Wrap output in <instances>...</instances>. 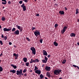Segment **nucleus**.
<instances>
[{"instance_id":"obj_1","label":"nucleus","mask_w":79,"mask_h":79,"mask_svg":"<svg viewBox=\"0 0 79 79\" xmlns=\"http://www.w3.org/2000/svg\"><path fill=\"white\" fill-rule=\"evenodd\" d=\"M16 74L19 77H21L22 75L23 76L24 74L23 73V70L20 69L19 71H16Z\"/></svg>"},{"instance_id":"obj_2","label":"nucleus","mask_w":79,"mask_h":79,"mask_svg":"<svg viewBox=\"0 0 79 79\" xmlns=\"http://www.w3.org/2000/svg\"><path fill=\"white\" fill-rule=\"evenodd\" d=\"M61 71L62 70L61 69H55L54 71V75H58L61 72Z\"/></svg>"},{"instance_id":"obj_3","label":"nucleus","mask_w":79,"mask_h":79,"mask_svg":"<svg viewBox=\"0 0 79 79\" xmlns=\"http://www.w3.org/2000/svg\"><path fill=\"white\" fill-rule=\"evenodd\" d=\"M30 49L32 52V53L35 55L36 53L35 48L34 47H31Z\"/></svg>"},{"instance_id":"obj_4","label":"nucleus","mask_w":79,"mask_h":79,"mask_svg":"<svg viewBox=\"0 0 79 79\" xmlns=\"http://www.w3.org/2000/svg\"><path fill=\"white\" fill-rule=\"evenodd\" d=\"M12 28L11 27H9V28H4L3 29V31L4 32H9L11 31L12 30Z\"/></svg>"},{"instance_id":"obj_5","label":"nucleus","mask_w":79,"mask_h":79,"mask_svg":"<svg viewBox=\"0 0 79 79\" xmlns=\"http://www.w3.org/2000/svg\"><path fill=\"white\" fill-rule=\"evenodd\" d=\"M25 5L24 3H23L22 5H21V8H23V11H25L27 10V8Z\"/></svg>"},{"instance_id":"obj_6","label":"nucleus","mask_w":79,"mask_h":79,"mask_svg":"<svg viewBox=\"0 0 79 79\" xmlns=\"http://www.w3.org/2000/svg\"><path fill=\"white\" fill-rule=\"evenodd\" d=\"M67 27L66 26H64L63 28V30H61V33L62 34H63L65 31H66Z\"/></svg>"},{"instance_id":"obj_7","label":"nucleus","mask_w":79,"mask_h":79,"mask_svg":"<svg viewBox=\"0 0 79 79\" xmlns=\"http://www.w3.org/2000/svg\"><path fill=\"white\" fill-rule=\"evenodd\" d=\"M34 32V34L36 37H37L38 35H40V32L38 30H36Z\"/></svg>"},{"instance_id":"obj_8","label":"nucleus","mask_w":79,"mask_h":79,"mask_svg":"<svg viewBox=\"0 0 79 79\" xmlns=\"http://www.w3.org/2000/svg\"><path fill=\"white\" fill-rule=\"evenodd\" d=\"M14 34L15 35H18L19 34V30H17L15 31L14 32Z\"/></svg>"},{"instance_id":"obj_9","label":"nucleus","mask_w":79,"mask_h":79,"mask_svg":"<svg viewBox=\"0 0 79 79\" xmlns=\"http://www.w3.org/2000/svg\"><path fill=\"white\" fill-rule=\"evenodd\" d=\"M51 68L50 67L48 66H46L45 69L46 70V71H50V70Z\"/></svg>"},{"instance_id":"obj_10","label":"nucleus","mask_w":79,"mask_h":79,"mask_svg":"<svg viewBox=\"0 0 79 79\" xmlns=\"http://www.w3.org/2000/svg\"><path fill=\"white\" fill-rule=\"evenodd\" d=\"M35 73L37 74L40 75V73H41V72H40V70H37L35 71Z\"/></svg>"},{"instance_id":"obj_11","label":"nucleus","mask_w":79,"mask_h":79,"mask_svg":"<svg viewBox=\"0 0 79 79\" xmlns=\"http://www.w3.org/2000/svg\"><path fill=\"white\" fill-rule=\"evenodd\" d=\"M43 55L44 56H47L48 55L47 51L44 50H43Z\"/></svg>"},{"instance_id":"obj_12","label":"nucleus","mask_w":79,"mask_h":79,"mask_svg":"<svg viewBox=\"0 0 79 79\" xmlns=\"http://www.w3.org/2000/svg\"><path fill=\"white\" fill-rule=\"evenodd\" d=\"M46 75L49 78L51 77V74L49 72H47L46 73Z\"/></svg>"},{"instance_id":"obj_13","label":"nucleus","mask_w":79,"mask_h":79,"mask_svg":"<svg viewBox=\"0 0 79 79\" xmlns=\"http://www.w3.org/2000/svg\"><path fill=\"white\" fill-rule=\"evenodd\" d=\"M59 13L61 15H64V13L63 11H60L59 12Z\"/></svg>"},{"instance_id":"obj_14","label":"nucleus","mask_w":79,"mask_h":79,"mask_svg":"<svg viewBox=\"0 0 79 79\" xmlns=\"http://www.w3.org/2000/svg\"><path fill=\"white\" fill-rule=\"evenodd\" d=\"M70 36L71 37H75V34L74 33H72L70 34Z\"/></svg>"},{"instance_id":"obj_15","label":"nucleus","mask_w":79,"mask_h":79,"mask_svg":"<svg viewBox=\"0 0 79 79\" xmlns=\"http://www.w3.org/2000/svg\"><path fill=\"white\" fill-rule=\"evenodd\" d=\"M11 66H12L15 69H16L17 68V66L16 65H14L11 64Z\"/></svg>"},{"instance_id":"obj_16","label":"nucleus","mask_w":79,"mask_h":79,"mask_svg":"<svg viewBox=\"0 0 79 79\" xmlns=\"http://www.w3.org/2000/svg\"><path fill=\"white\" fill-rule=\"evenodd\" d=\"M13 55L15 57H18L19 56V54H16L15 53H13Z\"/></svg>"},{"instance_id":"obj_17","label":"nucleus","mask_w":79,"mask_h":79,"mask_svg":"<svg viewBox=\"0 0 79 79\" xmlns=\"http://www.w3.org/2000/svg\"><path fill=\"white\" fill-rule=\"evenodd\" d=\"M10 72L12 73H15L16 72V71L15 70H11L10 71Z\"/></svg>"},{"instance_id":"obj_18","label":"nucleus","mask_w":79,"mask_h":79,"mask_svg":"<svg viewBox=\"0 0 79 79\" xmlns=\"http://www.w3.org/2000/svg\"><path fill=\"white\" fill-rule=\"evenodd\" d=\"M53 44L56 47L58 46V44L56 43V42H54Z\"/></svg>"},{"instance_id":"obj_19","label":"nucleus","mask_w":79,"mask_h":79,"mask_svg":"<svg viewBox=\"0 0 79 79\" xmlns=\"http://www.w3.org/2000/svg\"><path fill=\"white\" fill-rule=\"evenodd\" d=\"M23 60L24 62H26L27 61V58L26 57H24L23 58Z\"/></svg>"},{"instance_id":"obj_20","label":"nucleus","mask_w":79,"mask_h":79,"mask_svg":"<svg viewBox=\"0 0 79 79\" xmlns=\"http://www.w3.org/2000/svg\"><path fill=\"white\" fill-rule=\"evenodd\" d=\"M40 77L41 79H42L44 78V76H43V75H42V74H40Z\"/></svg>"},{"instance_id":"obj_21","label":"nucleus","mask_w":79,"mask_h":79,"mask_svg":"<svg viewBox=\"0 0 79 79\" xmlns=\"http://www.w3.org/2000/svg\"><path fill=\"white\" fill-rule=\"evenodd\" d=\"M16 27L19 30L21 28V27L19 26H18V25H16Z\"/></svg>"},{"instance_id":"obj_22","label":"nucleus","mask_w":79,"mask_h":79,"mask_svg":"<svg viewBox=\"0 0 79 79\" xmlns=\"http://www.w3.org/2000/svg\"><path fill=\"white\" fill-rule=\"evenodd\" d=\"M34 63L39 62V60L38 59H36L34 60Z\"/></svg>"},{"instance_id":"obj_23","label":"nucleus","mask_w":79,"mask_h":79,"mask_svg":"<svg viewBox=\"0 0 79 79\" xmlns=\"http://www.w3.org/2000/svg\"><path fill=\"white\" fill-rule=\"evenodd\" d=\"M34 63V60L33 59H31V60L30 61V63L31 64H32L33 63Z\"/></svg>"},{"instance_id":"obj_24","label":"nucleus","mask_w":79,"mask_h":79,"mask_svg":"<svg viewBox=\"0 0 79 79\" xmlns=\"http://www.w3.org/2000/svg\"><path fill=\"white\" fill-rule=\"evenodd\" d=\"M16 30V29L14 27L12 28V29L11 30V31L12 32H15Z\"/></svg>"},{"instance_id":"obj_25","label":"nucleus","mask_w":79,"mask_h":79,"mask_svg":"<svg viewBox=\"0 0 79 79\" xmlns=\"http://www.w3.org/2000/svg\"><path fill=\"white\" fill-rule=\"evenodd\" d=\"M42 61L43 62V63H47V61H46L45 60L43 59L42 60Z\"/></svg>"},{"instance_id":"obj_26","label":"nucleus","mask_w":79,"mask_h":79,"mask_svg":"<svg viewBox=\"0 0 79 79\" xmlns=\"http://www.w3.org/2000/svg\"><path fill=\"white\" fill-rule=\"evenodd\" d=\"M2 20L3 21H4L5 20V18L4 17H2L1 18Z\"/></svg>"},{"instance_id":"obj_27","label":"nucleus","mask_w":79,"mask_h":79,"mask_svg":"<svg viewBox=\"0 0 79 79\" xmlns=\"http://www.w3.org/2000/svg\"><path fill=\"white\" fill-rule=\"evenodd\" d=\"M38 69V68L36 66H35V68L34 69V71Z\"/></svg>"},{"instance_id":"obj_28","label":"nucleus","mask_w":79,"mask_h":79,"mask_svg":"<svg viewBox=\"0 0 79 79\" xmlns=\"http://www.w3.org/2000/svg\"><path fill=\"white\" fill-rule=\"evenodd\" d=\"M44 60H45L47 62V60H48V58L47 57V56H44Z\"/></svg>"},{"instance_id":"obj_29","label":"nucleus","mask_w":79,"mask_h":79,"mask_svg":"<svg viewBox=\"0 0 79 79\" xmlns=\"http://www.w3.org/2000/svg\"><path fill=\"white\" fill-rule=\"evenodd\" d=\"M3 69H2V68L1 66L0 67V72H1L2 71Z\"/></svg>"},{"instance_id":"obj_30","label":"nucleus","mask_w":79,"mask_h":79,"mask_svg":"<svg viewBox=\"0 0 79 79\" xmlns=\"http://www.w3.org/2000/svg\"><path fill=\"white\" fill-rule=\"evenodd\" d=\"M26 65L27 66V67H29V62H27V63H26Z\"/></svg>"},{"instance_id":"obj_31","label":"nucleus","mask_w":79,"mask_h":79,"mask_svg":"<svg viewBox=\"0 0 79 79\" xmlns=\"http://www.w3.org/2000/svg\"><path fill=\"white\" fill-rule=\"evenodd\" d=\"M66 60H63V61L62 62L63 64H65L66 63Z\"/></svg>"},{"instance_id":"obj_32","label":"nucleus","mask_w":79,"mask_h":79,"mask_svg":"<svg viewBox=\"0 0 79 79\" xmlns=\"http://www.w3.org/2000/svg\"><path fill=\"white\" fill-rule=\"evenodd\" d=\"M76 15H77L78 13H79V11H78V9H77L76 10Z\"/></svg>"},{"instance_id":"obj_33","label":"nucleus","mask_w":79,"mask_h":79,"mask_svg":"<svg viewBox=\"0 0 79 79\" xmlns=\"http://www.w3.org/2000/svg\"><path fill=\"white\" fill-rule=\"evenodd\" d=\"M4 40H5V41L7 39V36H5L4 37Z\"/></svg>"},{"instance_id":"obj_34","label":"nucleus","mask_w":79,"mask_h":79,"mask_svg":"<svg viewBox=\"0 0 79 79\" xmlns=\"http://www.w3.org/2000/svg\"><path fill=\"white\" fill-rule=\"evenodd\" d=\"M19 30L20 31V32H21L23 30V27H21V28L20 29H19Z\"/></svg>"},{"instance_id":"obj_35","label":"nucleus","mask_w":79,"mask_h":79,"mask_svg":"<svg viewBox=\"0 0 79 79\" xmlns=\"http://www.w3.org/2000/svg\"><path fill=\"white\" fill-rule=\"evenodd\" d=\"M0 44L1 45H3V43L2 40H0Z\"/></svg>"},{"instance_id":"obj_36","label":"nucleus","mask_w":79,"mask_h":79,"mask_svg":"<svg viewBox=\"0 0 79 79\" xmlns=\"http://www.w3.org/2000/svg\"><path fill=\"white\" fill-rule=\"evenodd\" d=\"M43 41V40L42 39H41L40 40V43H42V42Z\"/></svg>"},{"instance_id":"obj_37","label":"nucleus","mask_w":79,"mask_h":79,"mask_svg":"<svg viewBox=\"0 0 79 79\" xmlns=\"http://www.w3.org/2000/svg\"><path fill=\"white\" fill-rule=\"evenodd\" d=\"M23 3V1H20L19 2V4H22V3Z\"/></svg>"},{"instance_id":"obj_38","label":"nucleus","mask_w":79,"mask_h":79,"mask_svg":"<svg viewBox=\"0 0 79 79\" xmlns=\"http://www.w3.org/2000/svg\"><path fill=\"white\" fill-rule=\"evenodd\" d=\"M27 72L26 69H25L23 71V73H25Z\"/></svg>"},{"instance_id":"obj_39","label":"nucleus","mask_w":79,"mask_h":79,"mask_svg":"<svg viewBox=\"0 0 79 79\" xmlns=\"http://www.w3.org/2000/svg\"><path fill=\"white\" fill-rule=\"evenodd\" d=\"M2 3L3 5H6V2H2Z\"/></svg>"},{"instance_id":"obj_40","label":"nucleus","mask_w":79,"mask_h":79,"mask_svg":"<svg viewBox=\"0 0 79 79\" xmlns=\"http://www.w3.org/2000/svg\"><path fill=\"white\" fill-rule=\"evenodd\" d=\"M26 39L28 41H30V39H29V38L28 37H27L26 38Z\"/></svg>"},{"instance_id":"obj_41","label":"nucleus","mask_w":79,"mask_h":79,"mask_svg":"<svg viewBox=\"0 0 79 79\" xmlns=\"http://www.w3.org/2000/svg\"><path fill=\"white\" fill-rule=\"evenodd\" d=\"M23 1H24V2H25V3H27V2H28V0H23Z\"/></svg>"},{"instance_id":"obj_42","label":"nucleus","mask_w":79,"mask_h":79,"mask_svg":"<svg viewBox=\"0 0 79 79\" xmlns=\"http://www.w3.org/2000/svg\"><path fill=\"white\" fill-rule=\"evenodd\" d=\"M58 27V24H56L55 25V28H56Z\"/></svg>"},{"instance_id":"obj_43","label":"nucleus","mask_w":79,"mask_h":79,"mask_svg":"<svg viewBox=\"0 0 79 79\" xmlns=\"http://www.w3.org/2000/svg\"><path fill=\"white\" fill-rule=\"evenodd\" d=\"M27 76V73H24V76L26 77Z\"/></svg>"},{"instance_id":"obj_44","label":"nucleus","mask_w":79,"mask_h":79,"mask_svg":"<svg viewBox=\"0 0 79 79\" xmlns=\"http://www.w3.org/2000/svg\"><path fill=\"white\" fill-rule=\"evenodd\" d=\"M36 16H37L39 17L40 16V15L39 14H36Z\"/></svg>"},{"instance_id":"obj_45","label":"nucleus","mask_w":79,"mask_h":79,"mask_svg":"<svg viewBox=\"0 0 79 79\" xmlns=\"http://www.w3.org/2000/svg\"><path fill=\"white\" fill-rule=\"evenodd\" d=\"M12 44V43L11 42H9V44L10 45H11Z\"/></svg>"},{"instance_id":"obj_46","label":"nucleus","mask_w":79,"mask_h":79,"mask_svg":"<svg viewBox=\"0 0 79 79\" xmlns=\"http://www.w3.org/2000/svg\"><path fill=\"white\" fill-rule=\"evenodd\" d=\"M1 37L2 38H4V35H3V34L2 35Z\"/></svg>"},{"instance_id":"obj_47","label":"nucleus","mask_w":79,"mask_h":79,"mask_svg":"<svg viewBox=\"0 0 79 79\" xmlns=\"http://www.w3.org/2000/svg\"><path fill=\"white\" fill-rule=\"evenodd\" d=\"M11 1H8V4H11Z\"/></svg>"},{"instance_id":"obj_48","label":"nucleus","mask_w":79,"mask_h":79,"mask_svg":"<svg viewBox=\"0 0 79 79\" xmlns=\"http://www.w3.org/2000/svg\"><path fill=\"white\" fill-rule=\"evenodd\" d=\"M47 57L48 58H49L50 57V55H48V56H47Z\"/></svg>"},{"instance_id":"obj_49","label":"nucleus","mask_w":79,"mask_h":79,"mask_svg":"<svg viewBox=\"0 0 79 79\" xmlns=\"http://www.w3.org/2000/svg\"><path fill=\"white\" fill-rule=\"evenodd\" d=\"M2 2H6V0H2Z\"/></svg>"},{"instance_id":"obj_50","label":"nucleus","mask_w":79,"mask_h":79,"mask_svg":"<svg viewBox=\"0 0 79 79\" xmlns=\"http://www.w3.org/2000/svg\"><path fill=\"white\" fill-rule=\"evenodd\" d=\"M73 66L75 67V68L77 67V66L76 65H73Z\"/></svg>"},{"instance_id":"obj_51","label":"nucleus","mask_w":79,"mask_h":79,"mask_svg":"<svg viewBox=\"0 0 79 79\" xmlns=\"http://www.w3.org/2000/svg\"><path fill=\"white\" fill-rule=\"evenodd\" d=\"M64 9H65V10H68V9H67V8L66 7H64Z\"/></svg>"},{"instance_id":"obj_52","label":"nucleus","mask_w":79,"mask_h":79,"mask_svg":"<svg viewBox=\"0 0 79 79\" xmlns=\"http://www.w3.org/2000/svg\"><path fill=\"white\" fill-rule=\"evenodd\" d=\"M32 28L34 29V30H35L36 29V28L35 27H32Z\"/></svg>"},{"instance_id":"obj_53","label":"nucleus","mask_w":79,"mask_h":79,"mask_svg":"<svg viewBox=\"0 0 79 79\" xmlns=\"http://www.w3.org/2000/svg\"><path fill=\"white\" fill-rule=\"evenodd\" d=\"M2 55H3L2 53H1V54L0 55V57L2 56Z\"/></svg>"},{"instance_id":"obj_54","label":"nucleus","mask_w":79,"mask_h":79,"mask_svg":"<svg viewBox=\"0 0 79 79\" xmlns=\"http://www.w3.org/2000/svg\"><path fill=\"white\" fill-rule=\"evenodd\" d=\"M55 5H56V6H58V4H55Z\"/></svg>"},{"instance_id":"obj_55","label":"nucleus","mask_w":79,"mask_h":79,"mask_svg":"<svg viewBox=\"0 0 79 79\" xmlns=\"http://www.w3.org/2000/svg\"><path fill=\"white\" fill-rule=\"evenodd\" d=\"M18 58V57H15V59H17Z\"/></svg>"},{"instance_id":"obj_56","label":"nucleus","mask_w":79,"mask_h":79,"mask_svg":"<svg viewBox=\"0 0 79 79\" xmlns=\"http://www.w3.org/2000/svg\"><path fill=\"white\" fill-rule=\"evenodd\" d=\"M77 68L78 69H79V67H78V66H77Z\"/></svg>"},{"instance_id":"obj_57","label":"nucleus","mask_w":79,"mask_h":79,"mask_svg":"<svg viewBox=\"0 0 79 79\" xmlns=\"http://www.w3.org/2000/svg\"><path fill=\"white\" fill-rule=\"evenodd\" d=\"M77 44L78 46H79V42H78V43H77Z\"/></svg>"},{"instance_id":"obj_58","label":"nucleus","mask_w":79,"mask_h":79,"mask_svg":"<svg viewBox=\"0 0 79 79\" xmlns=\"http://www.w3.org/2000/svg\"><path fill=\"white\" fill-rule=\"evenodd\" d=\"M2 27L0 25V29H2Z\"/></svg>"},{"instance_id":"obj_59","label":"nucleus","mask_w":79,"mask_h":79,"mask_svg":"<svg viewBox=\"0 0 79 79\" xmlns=\"http://www.w3.org/2000/svg\"><path fill=\"white\" fill-rule=\"evenodd\" d=\"M44 64H43L42 65V67H44Z\"/></svg>"},{"instance_id":"obj_60","label":"nucleus","mask_w":79,"mask_h":79,"mask_svg":"<svg viewBox=\"0 0 79 79\" xmlns=\"http://www.w3.org/2000/svg\"><path fill=\"white\" fill-rule=\"evenodd\" d=\"M45 79H48V78L46 77H45Z\"/></svg>"},{"instance_id":"obj_61","label":"nucleus","mask_w":79,"mask_h":79,"mask_svg":"<svg viewBox=\"0 0 79 79\" xmlns=\"http://www.w3.org/2000/svg\"><path fill=\"white\" fill-rule=\"evenodd\" d=\"M16 47V46L15 45H14V48H15Z\"/></svg>"},{"instance_id":"obj_62","label":"nucleus","mask_w":79,"mask_h":79,"mask_svg":"<svg viewBox=\"0 0 79 79\" xmlns=\"http://www.w3.org/2000/svg\"><path fill=\"white\" fill-rule=\"evenodd\" d=\"M59 79H62V78L61 77H60V78H59Z\"/></svg>"},{"instance_id":"obj_63","label":"nucleus","mask_w":79,"mask_h":79,"mask_svg":"<svg viewBox=\"0 0 79 79\" xmlns=\"http://www.w3.org/2000/svg\"><path fill=\"white\" fill-rule=\"evenodd\" d=\"M77 20L78 21V23H79V19H78Z\"/></svg>"},{"instance_id":"obj_64","label":"nucleus","mask_w":79,"mask_h":79,"mask_svg":"<svg viewBox=\"0 0 79 79\" xmlns=\"http://www.w3.org/2000/svg\"><path fill=\"white\" fill-rule=\"evenodd\" d=\"M3 8H5V7L4 6L2 7Z\"/></svg>"}]
</instances>
